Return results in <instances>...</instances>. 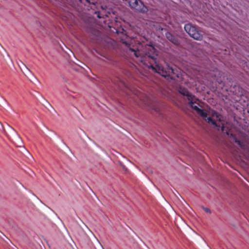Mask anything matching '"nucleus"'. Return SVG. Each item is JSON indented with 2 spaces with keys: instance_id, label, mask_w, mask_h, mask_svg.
<instances>
[{
  "instance_id": "obj_1",
  "label": "nucleus",
  "mask_w": 249,
  "mask_h": 249,
  "mask_svg": "<svg viewBox=\"0 0 249 249\" xmlns=\"http://www.w3.org/2000/svg\"><path fill=\"white\" fill-rule=\"evenodd\" d=\"M148 47L150 49L151 53L149 52H143L139 49L136 50L134 49L129 48V50L133 53L134 55L138 58H140V61L144 65H147L146 61L147 60L152 59H154V56L152 55V53H154L156 52L155 48L151 46L148 45L146 48Z\"/></svg>"
},
{
  "instance_id": "obj_2",
  "label": "nucleus",
  "mask_w": 249,
  "mask_h": 249,
  "mask_svg": "<svg viewBox=\"0 0 249 249\" xmlns=\"http://www.w3.org/2000/svg\"><path fill=\"white\" fill-rule=\"evenodd\" d=\"M129 6L133 9L141 13L147 12L148 9L141 0H128Z\"/></svg>"
},
{
  "instance_id": "obj_3",
  "label": "nucleus",
  "mask_w": 249,
  "mask_h": 249,
  "mask_svg": "<svg viewBox=\"0 0 249 249\" xmlns=\"http://www.w3.org/2000/svg\"><path fill=\"white\" fill-rule=\"evenodd\" d=\"M156 69L152 67V66H150L153 69H155L156 70V71L160 74L161 75H162L163 77H166L169 75H170V73H173L174 74V70L172 68L168 66V67L166 70H164V68L160 66L159 64L156 63Z\"/></svg>"
},
{
  "instance_id": "obj_4",
  "label": "nucleus",
  "mask_w": 249,
  "mask_h": 249,
  "mask_svg": "<svg viewBox=\"0 0 249 249\" xmlns=\"http://www.w3.org/2000/svg\"><path fill=\"white\" fill-rule=\"evenodd\" d=\"M191 37L196 39L200 40L202 38V35L199 32L196 30L195 27H193L191 32L188 34Z\"/></svg>"
},
{
  "instance_id": "obj_5",
  "label": "nucleus",
  "mask_w": 249,
  "mask_h": 249,
  "mask_svg": "<svg viewBox=\"0 0 249 249\" xmlns=\"http://www.w3.org/2000/svg\"><path fill=\"white\" fill-rule=\"evenodd\" d=\"M197 113L201 116H202L208 123H211L212 124L216 125V124L214 121L210 117H207V112L205 110L200 109Z\"/></svg>"
},
{
  "instance_id": "obj_6",
  "label": "nucleus",
  "mask_w": 249,
  "mask_h": 249,
  "mask_svg": "<svg viewBox=\"0 0 249 249\" xmlns=\"http://www.w3.org/2000/svg\"><path fill=\"white\" fill-rule=\"evenodd\" d=\"M189 99L188 100L189 105L193 109H194L196 111V112H197L198 110L200 109V108H199L198 107V104L196 103V102L195 101L196 99L195 96H189Z\"/></svg>"
},
{
  "instance_id": "obj_7",
  "label": "nucleus",
  "mask_w": 249,
  "mask_h": 249,
  "mask_svg": "<svg viewBox=\"0 0 249 249\" xmlns=\"http://www.w3.org/2000/svg\"><path fill=\"white\" fill-rule=\"evenodd\" d=\"M166 38L172 43H173L175 45H178V39L173 36L170 33L167 32L165 34Z\"/></svg>"
},
{
  "instance_id": "obj_8",
  "label": "nucleus",
  "mask_w": 249,
  "mask_h": 249,
  "mask_svg": "<svg viewBox=\"0 0 249 249\" xmlns=\"http://www.w3.org/2000/svg\"><path fill=\"white\" fill-rule=\"evenodd\" d=\"M179 91L181 94L186 96L187 97V100L189 99V96H193L192 94L189 93V91L186 89L184 88H180L179 90Z\"/></svg>"
},
{
  "instance_id": "obj_9",
  "label": "nucleus",
  "mask_w": 249,
  "mask_h": 249,
  "mask_svg": "<svg viewBox=\"0 0 249 249\" xmlns=\"http://www.w3.org/2000/svg\"><path fill=\"white\" fill-rule=\"evenodd\" d=\"M19 67H20L21 70L24 73H27V72H29L30 71L28 69V68L22 62H21V64H18Z\"/></svg>"
},
{
  "instance_id": "obj_10",
  "label": "nucleus",
  "mask_w": 249,
  "mask_h": 249,
  "mask_svg": "<svg viewBox=\"0 0 249 249\" xmlns=\"http://www.w3.org/2000/svg\"><path fill=\"white\" fill-rule=\"evenodd\" d=\"M193 27L194 26L190 24H186L184 26V29L185 31L189 34L192 29H193Z\"/></svg>"
},
{
  "instance_id": "obj_11",
  "label": "nucleus",
  "mask_w": 249,
  "mask_h": 249,
  "mask_svg": "<svg viewBox=\"0 0 249 249\" xmlns=\"http://www.w3.org/2000/svg\"><path fill=\"white\" fill-rule=\"evenodd\" d=\"M202 208L204 210V211L205 212H206L207 213H211V210L209 208H206V207H203Z\"/></svg>"
},
{
  "instance_id": "obj_12",
  "label": "nucleus",
  "mask_w": 249,
  "mask_h": 249,
  "mask_svg": "<svg viewBox=\"0 0 249 249\" xmlns=\"http://www.w3.org/2000/svg\"><path fill=\"white\" fill-rule=\"evenodd\" d=\"M235 142L238 143V144L240 145L241 142L239 141L236 140Z\"/></svg>"
},
{
  "instance_id": "obj_13",
  "label": "nucleus",
  "mask_w": 249,
  "mask_h": 249,
  "mask_svg": "<svg viewBox=\"0 0 249 249\" xmlns=\"http://www.w3.org/2000/svg\"><path fill=\"white\" fill-rule=\"evenodd\" d=\"M123 43L125 44L126 45H127V44L126 43V42L125 41H123Z\"/></svg>"
},
{
  "instance_id": "obj_14",
  "label": "nucleus",
  "mask_w": 249,
  "mask_h": 249,
  "mask_svg": "<svg viewBox=\"0 0 249 249\" xmlns=\"http://www.w3.org/2000/svg\"><path fill=\"white\" fill-rule=\"evenodd\" d=\"M177 76L178 77H179V76H178V74H177Z\"/></svg>"
},
{
  "instance_id": "obj_15",
  "label": "nucleus",
  "mask_w": 249,
  "mask_h": 249,
  "mask_svg": "<svg viewBox=\"0 0 249 249\" xmlns=\"http://www.w3.org/2000/svg\"><path fill=\"white\" fill-rule=\"evenodd\" d=\"M216 117H218V115H217V114H216Z\"/></svg>"
}]
</instances>
